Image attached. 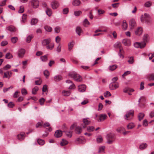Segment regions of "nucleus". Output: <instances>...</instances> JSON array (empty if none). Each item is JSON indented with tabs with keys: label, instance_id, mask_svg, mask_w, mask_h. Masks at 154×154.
Listing matches in <instances>:
<instances>
[{
	"label": "nucleus",
	"instance_id": "1",
	"mask_svg": "<svg viewBox=\"0 0 154 154\" xmlns=\"http://www.w3.org/2000/svg\"><path fill=\"white\" fill-rule=\"evenodd\" d=\"M69 75L77 82H80L82 80V77L75 72H70Z\"/></svg>",
	"mask_w": 154,
	"mask_h": 154
},
{
	"label": "nucleus",
	"instance_id": "2",
	"mask_svg": "<svg viewBox=\"0 0 154 154\" xmlns=\"http://www.w3.org/2000/svg\"><path fill=\"white\" fill-rule=\"evenodd\" d=\"M107 139V143L109 144H112L114 141L115 139V135L112 133L107 134L106 137Z\"/></svg>",
	"mask_w": 154,
	"mask_h": 154
},
{
	"label": "nucleus",
	"instance_id": "3",
	"mask_svg": "<svg viewBox=\"0 0 154 154\" xmlns=\"http://www.w3.org/2000/svg\"><path fill=\"white\" fill-rule=\"evenodd\" d=\"M141 21L142 22H145L147 23H150L151 20L149 15L147 13H145L141 15L140 18Z\"/></svg>",
	"mask_w": 154,
	"mask_h": 154
},
{
	"label": "nucleus",
	"instance_id": "4",
	"mask_svg": "<svg viewBox=\"0 0 154 154\" xmlns=\"http://www.w3.org/2000/svg\"><path fill=\"white\" fill-rule=\"evenodd\" d=\"M134 114V111L133 110H131L128 111L125 116V119L127 120L131 119L132 118L131 117V116H133Z\"/></svg>",
	"mask_w": 154,
	"mask_h": 154
},
{
	"label": "nucleus",
	"instance_id": "5",
	"mask_svg": "<svg viewBox=\"0 0 154 154\" xmlns=\"http://www.w3.org/2000/svg\"><path fill=\"white\" fill-rule=\"evenodd\" d=\"M146 43L144 42L141 43L136 42L134 44V46L136 48H143L145 46Z\"/></svg>",
	"mask_w": 154,
	"mask_h": 154
},
{
	"label": "nucleus",
	"instance_id": "6",
	"mask_svg": "<svg viewBox=\"0 0 154 154\" xmlns=\"http://www.w3.org/2000/svg\"><path fill=\"white\" fill-rule=\"evenodd\" d=\"M130 28L131 29H133L136 26L135 20L134 19H131L129 21Z\"/></svg>",
	"mask_w": 154,
	"mask_h": 154
},
{
	"label": "nucleus",
	"instance_id": "7",
	"mask_svg": "<svg viewBox=\"0 0 154 154\" xmlns=\"http://www.w3.org/2000/svg\"><path fill=\"white\" fill-rule=\"evenodd\" d=\"M31 5L33 8H36L39 6V2L37 0H33L31 2Z\"/></svg>",
	"mask_w": 154,
	"mask_h": 154
},
{
	"label": "nucleus",
	"instance_id": "8",
	"mask_svg": "<svg viewBox=\"0 0 154 154\" xmlns=\"http://www.w3.org/2000/svg\"><path fill=\"white\" fill-rule=\"evenodd\" d=\"M51 6L52 8L54 9H57L59 6V3L56 1H53L51 3Z\"/></svg>",
	"mask_w": 154,
	"mask_h": 154
},
{
	"label": "nucleus",
	"instance_id": "9",
	"mask_svg": "<svg viewBox=\"0 0 154 154\" xmlns=\"http://www.w3.org/2000/svg\"><path fill=\"white\" fill-rule=\"evenodd\" d=\"M114 83H112L109 85V88L111 90H114L119 87V85L118 83L114 84Z\"/></svg>",
	"mask_w": 154,
	"mask_h": 154
},
{
	"label": "nucleus",
	"instance_id": "10",
	"mask_svg": "<svg viewBox=\"0 0 154 154\" xmlns=\"http://www.w3.org/2000/svg\"><path fill=\"white\" fill-rule=\"evenodd\" d=\"M25 51L24 49H21L18 51V55L19 57L22 58L25 53Z\"/></svg>",
	"mask_w": 154,
	"mask_h": 154
},
{
	"label": "nucleus",
	"instance_id": "11",
	"mask_svg": "<svg viewBox=\"0 0 154 154\" xmlns=\"http://www.w3.org/2000/svg\"><path fill=\"white\" fill-rule=\"evenodd\" d=\"M107 117L106 115L105 114H100L99 115V119L98 120V122H102L104 121Z\"/></svg>",
	"mask_w": 154,
	"mask_h": 154
},
{
	"label": "nucleus",
	"instance_id": "12",
	"mask_svg": "<svg viewBox=\"0 0 154 154\" xmlns=\"http://www.w3.org/2000/svg\"><path fill=\"white\" fill-rule=\"evenodd\" d=\"M142 29L141 27H139L135 31V33L136 35L139 36L142 34Z\"/></svg>",
	"mask_w": 154,
	"mask_h": 154
},
{
	"label": "nucleus",
	"instance_id": "13",
	"mask_svg": "<svg viewBox=\"0 0 154 154\" xmlns=\"http://www.w3.org/2000/svg\"><path fill=\"white\" fill-rule=\"evenodd\" d=\"M86 86L84 85H79L78 86V90L80 92H84L86 90Z\"/></svg>",
	"mask_w": 154,
	"mask_h": 154
},
{
	"label": "nucleus",
	"instance_id": "14",
	"mask_svg": "<svg viewBox=\"0 0 154 154\" xmlns=\"http://www.w3.org/2000/svg\"><path fill=\"white\" fill-rule=\"evenodd\" d=\"M17 138L19 140H23L25 138V134L22 132L17 135Z\"/></svg>",
	"mask_w": 154,
	"mask_h": 154
},
{
	"label": "nucleus",
	"instance_id": "15",
	"mask_svg": "<svg viewBox=\"0 0 154 154\" xmlns=\"http://www.w3.org/2000/svg\"><path fill=\"white\" fill-rule=\"evenodd\" d=\"M51 41V40L50 38L45 39L42 41V44L44 46L47 45Z\"/></svg>",
	"mask_w": 154,
	"mask_h": 154
},
{
	"label": "nucleus",
	"instance_id": "16",
	"mask_svg": "<svg viewBox=\"0 0 154 154\" xmlns=\"http://www.w3.org/2000/svg\"><path fill=\"white\" fill-rule=\"evenodd\" d=\"M62 131L59 130L56 131L54 134V136L55 137L58 138L60 137L62 135Z\"/></svg>",
	"mask_w": 154,
	"mask_h": 154
},
{
	"label": "nucleus",
	"instance_id": "17",
	"mask_svg": "<svg viewBox=\"0 0 154 154\" xmlns=\"http://www.w3.org/2000/svg\"><path fill=\"white\" fill-rule=\"evenodd\" d=\"M148 146L147 143H141L139 146V148L140 150H143L146 149Z\"/></svg>",
	"mask_w": 154,
	"mask_h": 154
},
{
	"label": "nucleus",
	"instance_id": "18",
	"mask_svg": "<svg viewBox=\"0 0 154 154\" xmlns=\"http://www.w3.org/2000/svg\"><path fill=\"white\" fill-rule=\"evenodd\" d=\"M89 119L86 118V119H84L83 120V122L85 124V125L83 126V127L84 128H85L86 127V125H88L90 123V121L88 119Z\"/></svg>",
	"mask_w": 154,
	"mask_h": 154
},
{
	"label": "nucleus",
	"instance_id": "19",
	"mask_svg": "<svg viewBox=\"0 0 154 154\" xmlns=\"http://www.w3.org/2000/svg\"><path fill=\"white\" fill-rule=\"evenodd\" d=\"M72 4L74 6H78L80 5L81 2L79 0H74Z\"/></svg>",
	"mask_w": 154,
	"mask_h": 154
},
{
	"label": "nucleus",
	"instance_id": "20",
	"mask_svg": "<svg viewBox=\"0 0 154 154\" xmlns=\"http://www.w3.org/2000/svg\"><path fill=\"white\" fill-rule=\"evenodd\" d=\"M147 78L149 81L154 80V73L148 74L147 76Z\"/></svg>",
	"mask_w": 154,
	"mask_h": 154
},
{
	"label": "nucleus",
	"instance_id": "21",
	"mask_svg": "<svg viewBox=\"0 0 154 154\" xmlns=\"http://www.w3.org/2000/svg\"><path fill=\"white\" fill-rule=\"evenodd\" d=\"M62 79V77L60 75H56L54 77V80L56 82L61 80Z\"/></svg>",
	"mask_w": 154,
	"mask_h": 154
},
{
	"label": "nucleus",
	"instance_id": "22",
	"mask_svg": "<svg viewBox=\"0 0 154 154\" xmlns=\"http://www.w3.org/2000/svg\"><path fill=\"white\" fill-rule=\"evenodd\" d=\"M50 126V124L48 122H45L43 125V127L44 128L47 127H48V130L49 131H52V129L51 127H49Z\"/></svg>",
	"mask_w": 154,
	"mask_h": 154
},
{
	"label": "nucleus",
	"instance_id": "23",
	"mask_svg": "<svg viewBox=\"0 0 154 154\" xmlns=\"http://www.w3.org/2000/svg\"><path fill=\"white\" fill-rule=\"evenodd\" d=\"M4 76L3 77H5L6 78H9L12 75V72H5Z\"/></svg>",
	"mask_w": 154,
	"mask_h": 154
},
{
	"label": "nucleus",
	"instance_id": "24",
	"mask_svg": "<svg viewBox=\"0 0 154 154\" xmlns=\"http://www.w3.org/2000/svg\"><path fill=\"white\" fill-rule=\"evenodd\" d=\"M118 67V66L116 64L109 66V69L111 71H113L116 69Z\"/></svg>",
	"mask_w": 154,
	"mask_h": 154
},
{
	"label": "nucleus",
	"instance_id": "25",
	"mask_svg": "<svg viewBox=\"0 0 154 154\" xmlns=\"http://www.w3.org/2000/svg\"><path fill=\"white\" fill-rule=\"evenodd\" d=\"M66 134V135L68 137H71L72 136V132L70 131H64Z\"/></svg>",
	"mask_w": 154,
	"mask_h": 154
},
{
	"label": "nucleus",
	"instance_id": "26",
	"mask_svg": "<svg viewBox=\"0 0 154 154\" xmlns=\"http://www.w3.org/2000/svg\"><path fill=\"white\" fill-rule=\"evenodd\" d=\"M123 43L125 46H128L130 45L129 40L126 39H123L122 42Z\"/></svg>",
	"mask_w": 154,
	"mask_h": 154
},
{
	"label": "nucleus",
	"instance_id": "27",
	"mask_svg": "<svg viewBox=\"0 0 154 154\" xmlns=\"http://www.w3.org/2000/svg\"><path fill=\"white\" fill-rule=\"evenodd\" d=\"M145 116V114L144 113L140 112L139 113L138 115V117L139 120L140 121L142 120Z\"/></svg>",
	"mask_w": 154,
	"mask_h": 154
},
{
	"label": "nucleus",
	"instance_id": "28",
	"mask_svg": "<svg viewBox=\"0 0 154 154\" xmlns=\"http://www.w3.org/2000/svg\"><path fill=\"white\" fill-rule=\"evenodd\" d=\"M113 46L116 48H121V44L119 42H117Z\"/></svg>",
	"mask_w": 154,
	"mask_h": 154
},
{
	"label": "nucleus",
	"instance_id": "29",
	"mask_svg": "<svg viewBox=\"0 0 154 154\" xmlns=\"http://www.w3.org/2000/svg\"><path fill=\"white\" fill-rule=\"evenodd\" d=\"M152 5V3L150 1H148L146 2L144 5V6L146 8L150 7Z\"/></svg>",
	"mask_w": 154,
	"mask_h": 154
},
{
	"label": "nucleus",
	"instance_id": "30",
	"mask_svg": "<svg viewBox=\"0 0 154 154\" xmlns=\"http://www.w3.org/2000/svg\"><path fill=\"white\" fill-rule=\"evenodd\" d=\"M122 29L123 30H125L127 28L128 26L125 21L124 20L123 21V23L122 24Z\"/></svg>",
	"mask_w": 154,
	"mask_h": 154
},
{
	"label": "nucleus",
	"instance_id": "31",
	"mask_svg": "<svg viewBox=\"0 0 154 154\" xmlns=\"http://www.w3.org/2000/svg\"><path fill=\"white\" fill-rule=\"evenodd\" d=\"M82 131L81 128L80 127H77L75 130V133L78 134H80L81 133Z\"/></svg>",
	"mask_w": 154,
	"mask_h": 154
},
{
	"label": "nucleus",
	"instance_id": "32",
	"mask_svg": "<svg viewBox=\"0 0 154 154\" xmlns=\"http://www.w3.org/2000/svg\"><path fill=\"white\" fill-rule=\"evenodd\" d=\"M38 22V20L36 18H32L31 21V24L32 25H35Z\"/></svg>",
	"mask_w": 154,
	"mask_h": 154
},
{
	"label": "nucleus",
	"instance_id": "33",
	"mask_svg": "<svg viewBox=\"0 0 154 154\" xmlns=\"http://www.w3.org/2000/svg\"><path fill=\"white\" fill-rule=\"evenodd\" d=\"M7 29L11 32H15L16 29L14 26H10L7 27Z\"/></svg>",
	"mask_w": 154,
	"mask_h": 154
},
{
	"label": "nucleus",
	"instance_id": "34",
	"mask_svg": "<svg viewBox=\"0 0 154 154\" xmlns=\"http://www.w3.org/2000/svg\"><path fill=\"white\" fill-rule=\"evenodd\" d=\"M68 143V142L66 140L64 139H63L61 141L60 145L63 146L67 144Z\"/></svg>",
	"mask_w": 154,
	"mask_h": 154
},
{
	"label": "nucleus",
	"instance_id": "35",
	"mask_svg": "<svg viewBox=\"0 0 154 154\" xmlns=\"http://www.w3.org/2000/svg\"><path fill=\"white\" fill-rule=\"evenodd\" d=\"M46 12L47 14L49 16H51L52 14L51 10L50 8H47V9L46 11Z\"/></svg>",
	"mask_w": 154,
	"mask_h": 154
},
{
	"label": "nucleus",
	"instance_id": "36",
	"mask_svg": "<svg viewBox=\"0 0 154 154\" xmlns=\"http://www.w3.org/2000/svg\"><path fill=\"white\" fill-rule=\"evenodd\" d=\"M116 131L119 133H123V132L125 131V129L122 127H121L117 128Z\"/></svg>",
	"mask_w": 154,
	"mask_h": 154
},
{
	"label": "nucleus",
	"instance_id": "37",
	"mask_svg": "<svg viewBox=\"0 0 154 154\" xmlns=\"http://www.w3.org/2000/svg\"><path fill=\"white\" fill-rule=\"evenodd\" d=\"M48 55H45L41 57L40 58L42 60L43 62H46L48 60Z\"/></svg>",
	"mask_w": 154,
	"mask_h": 154
},
{
	"label": "nucleus",
	"instance_id": "38",
	"mask_svg": "<svg viewBox=\"0 0 154 154\" xmlns=\"http://www.w3.org/2000/svg\"><path fill=\"white\" fill-rule=\"evenodd\" d=\"M74 45V43L73 42H71L68 44V50L70 51L73 48Z\"/></svg>",
	"mask_w": 154,
	"mask_h": 154
},
{
	"label": "nucleus",
	"instance_id": "39",
	"mask_svg": "<svg viewBox=\"0 0 154 154\" xmlns=\"http://www.w3.org/2000/svg\"><path fill=\"white\" fill-rule=\"evenodd\" d=\"M38 143L40 145H43L45 144V141L44 140L41 139H38L37 140Z\"/></svg>",
	"mask_w": 154,
	"mask_h": 154
},
{
	"label": "nucleus",
	"instance_id": "40",
	"mask_svg": "<svg viewBox=\"0 0 154 154\" xmlns=\"http://www.w3.org/2000/svg\"><path fill=\"white\" fill-rule=\"evenodd\" d=\"M62 93L63 95L66 96H69L70 94V92L69 91H63L62 92Z\"/></svg>",
	"mask_w": 154,
	"mask_h": 154
},
{
	"label": "nucleus",
	"instance_id": "41",
	"mask_svg": "<svg viewBox=\"0 0 154 154\" xmlns=\"http://www.w3.org/2000/svg\"><path fill=\"white\" fill-rule=\"evenodd\" d=\"M38 87L36 86L33 88L32 90V93L33 94H36V92L38 91Z\"/></svg>",
	"mask_w": 154,
	"mask_h": 154
},
{
	"label": "nucleus",
	"instance_id": "42",
	"mask_svg": "<svg viewBox=\"0 0 154 154\" xmlns=\"http://www.w3.org/2000/svg\"><path fill=\"white\" fill-rule=\"evenodd\" d=\"M76 33L79 35H80V33L82 32L81 28L79 27H77L76 29Z\"/></svg>",
	"mask_w": 154,
	"mask_h": 154
},
{
	"label": "nucleus",
	"instance_id": "43",
	"mask_svg": "<svg viewBox=\"0 0 154 154\" xmlns=\"http://www.w3.org/2000/svg\"><path fill=\"white\" fill-rule=\"evenodd\" d=\"M11 42L12 43L14 44L16 43L18 40V38L16 37H14L11 38Z\"/></svg>",
	"mask_w": 154,
	"mask_h": 154
},
{
	"label": "nucleus",
	"instance_id": "44",
	"mask_svg": "<svg viewBox=\"0 0 154 154\" xmlns=\"http://www.w3.org/2000/svg\"><path fill=\"white\" fill-rule=\"evenodd\" d=\"M134 126V124L132 123H130L127 125V127L128 129H132Z\"/></svg>",
	"mask_w": 154,
	"mask_h": 154
},
{
	"label": "nucleus",
	"instance_id": "45",
	"mask_svg": "<svg viewBox=\"0 0 154 154\" xmlns=\"http://www.w3.org/2000/svg\"><path fill=\"white\" fill-rule=\"evenodd\" d=\"M13 57V56L12 54L9 53H8L6 54L5 55V58L7 59H10Z\"/></svg>",
	"mask_w": 154,
	"mask_h": 154
},
{
	"label": "nucleus",
	"instance_id": "46",
	"mask_svg": "<svg viewBox=\"0 0 154 154\" xmlns=\"http://www.w3.org/2000/svg\"><path fill=\"white\" fill-rule=\"evenodd\" d=\"M44 28L45 30L47 32H51L52 30L51 27L48 26H45Z\"/></svg>",
	"mask_w": 154,
	"mask_h": 154
},
{
	"label": "nucleus",
	"instance_id": "47",
	"mask_svg": "<svg viewBox=\"0 0 154 154\" xmlns=\"http://www.w3.org/2000/svg\"><path fill=\"white\" fill-rule=\"evenodd\" d=\"M33 37V36L32 35H29L27 38L26 42L28 43H29Z\"/></svg>",
	"mask_w": 154,
	"mask_h": 154
},
{
	"label": "nucleus",
	"instance_id": "48",
	"mask_svg": "<svg viewBox=\"0 0 154 154\" xmlns=\"http://www.w3.org/2000/svg\"><path fill=\"white\" fill-rule=\"evenodd\" d=\"M44 74L46 78L48 79L49 75V72L48 70H45L44 72Z\"/></svg>",
	"mask_w": 154,
	"mask_h": 154
},
{
	"label": "nucleus",
	"instance_id": "49",
	"mask_svg": "<svg viewBox=\"0 0 154 154\" xmlns=\"http://www.w3.org/2000/svg\"><path fill=\"white\" fill-rule=\"evenodd\" d=\"M94 127L93 126H89L87 128L88 131L89 132L92 131H94Z\"/></svg>",
	"mask_w": 154,
	"mask_h": 154
},
{
	"label": "nucleus",
	"instance_id": "50",
	"mask_svg": "<svg viewBox=\"0 0 154 154\" xmlns=\"http://www.w3.org/2000/svg\"><path fill=\"white\" fill-rule=\"evenodd\" d=\"M69 12V8H66L63 9V13L64 14H67Z\"/></svg>",
	"mask_w": 154,
	"mask_h": 154
},
{
	"label": "nucleus",
	"instance_id": "51",
	"mask_svg": "<svg viewBox=\"0 0 154 154\" xmlns=\"http://www.w3.org/2000/svg\"><path fill=\"white\" fill-rule=\"evenodd\" d=\"M128 62L130 64H132L134 62L133 57H131L129 58V59L128 60Z\"/></svg>",
	"mask_w": 154,
	"mask_h": 154
},
{
	"label": "nucleus",
	"instance_id": "52",
	"mask_svg": "<svg viewBox=\"0 0 154 154\" xmlns=\"http://www.w3.org/2000/svg\"><path fill=\"white\" fill-rule=\"evenodd\" d=\"M148 35L147 34H145L143 37V42L145 43L147 41Z\"/></svg>",
	"mask_w": 154,
	"mask_h": 154
},
{
	"label": "nucleus",
	"instance_id": "53",
	"mask_svg": "<svg viewBox=\"0 0 154 154\" xmlns=\"http://www.w3.org/2000/svg\"><path fill=\"white\" fill-rule=\"evenodd\" d=\"M83 141L82 139L81 138L79 137L76 139L75 140V142H78V143H82Z\"/></svg>",
	"mask_w": 154,
	"mask_h": 154
},
{
	"label": "nucleus",
	"instance_id": "54",
	"mask_svg": "<svg viewBox=\"0 0 154 154\" xmlns=\"http://www.w3.org/2000/svg\"><path fill=\"white\" fill-rule=\"evenodd\" d=\"M111 94L108 91H106V92L104 94V96L105 97H109L111 96Z\"/></svg>",
	"mask_w": 154,
	"mask_h": 154
},
{
	"label": "nucleus",
	"instance_id": "55",
	"mask_svg": "<svg viewBox=\"0 0 154 154\" xmlns=\"http://www.w3.org/2000/svg\"><path fill=\"white\" fill-rule=\"evenodd\" d=\"M45 101V99L43 98H41L39 100V102L41 105H43Z\"/></svg>",
	"mask_w": 154,
	"mask_h": 154
},
{
	"label": "nucleus",
	"instance_id": "56",
	"mask_svg": "<svg viewBox=\"0 0 154 154\" xmlns=\"http://www.w3.org/2000/svg\"><path fill=\"white\" fill-rule=\"evenodd\" d=\"M82 14V12L81 11H76L74 12V14L76 16H79Z\"/></svg>",
	"mask_w": 154,
	"mask_h": 154
},
{
	"label": "nucleus",
	"instance_id": "57",
	"mask_svg": "<svg viewBox=\"0 0 154 154\" xmlns=\"http://www.w3.org/2000/svg\"><path fill=\"white\" fill-rule=\"evenodd\" d=\"M104 149L105 147L104 146H102L100 147L98 152V153H100L103 152L104 151Z\"/></svg>",
	"mask_w": 154,
	"mask_h": 154
},
{
	"label": "nucleus",
	"instance_id": "58",
	"mask_svg": "<svg viewBox=\"0 0 154 154\" xmlns=\"http://www.w3.org/2000/svg\"><path fill=\"white\" fill-rule=\"evenodd\" d=\"M24 11V7L23 6H21L18 11V12L20 13H23Z\"/></svg>",
	"mask_w": 154,
	"mask_h": 154
},
{
	"label": "nucleus",
	"instance_id": "59",
	"mask_svg": "<svg viewBox=\"0 0 154 154\" xmlns=\"http://www.w3.org/2000/svg\"><path fill=\"white\" fill-rule=\"evenodd\" d=\"M60 28L59 26L55 27L54 29V31L56 33H59L60 32Z\"/></svg>",
	"mask_w": 154,
	"mask_h": 154
},
{
	"label": "nucleus",
	"instance_id": "60",
	"mask_svg": "<svg viewBox=\"0 0 154 154\" xmlns=\"http://www.w3.org/2000/svg\"><path fill=\"white\" fill-rule=\"evenodd\" d=\"M103 140V139L102 137H98L97 138V141L98 143L102 142Z\"/></svg>",
	"mask_w": 154,
	"mask_h": 154
},
{
	"label": "nucleus",
	"instance_id": "61",
	"mask_svg": "<svg viewBox=\"0 0 154 154\" xmlns=\"http://www.w3.org/2000/svg\"><path fill=\"white\" fill-rule=\"evenodd\" d=\"M21 93L23 95H25L27 94L26 90L25 88H23L21 90Z\"/></svg>",
	"mask_w": 154,
	"mask_h": 154
},
{
	"label": "nucleus",
	"instance_id": "62",
	"mask_svg": "<svg viewBox=\"0 0 154 154\" xmlns=\"http://www.w3.org/2000/svg\"><path fill=\"white\" fill-rule=\"evenodd\" d=\"M54 44H51L50 46L47 45L46 46V48L48 49L52 50L54 48Z\"/></svg>",
	"mask_w": 154,
	"mask_h": 154
},
{
	"label": "nucleus",
	"instance_id": "63",
	"mask_svg": "<svg viewBox=\"0 0 154 154\" xmlns=\"http://www.w3.org/2000/svg\"><path fill=\"white\" fill-rule=\"evenodd\" d=\"M14 106V104L12 102H9L8 104V106L10 108H13Z\"/></svg>",
	"mask_w": 154,
	"mask_h": 154
},
{
	"label": "nucleus",
	"instance_id": "64",
	"mask_svg": "<svg viewBox=\"0 0 154 154\" xmlns=\"http://www.w3.org/2000/svg\"><path fill=\"white\" fill-rule=\"evenodd\" d=\"M61 46L60 44H59L57 48V51L58 53H59L61 51Z\"/></svg>",
	"mask_w": 154,
	"mask_h": 154
}]
</instances>
